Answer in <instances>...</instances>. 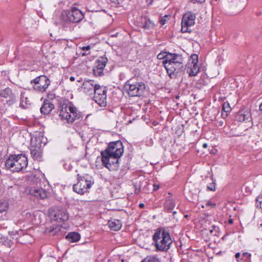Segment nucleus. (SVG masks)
I'll return each mask as SVG.
<instances>
[{"label": "nucleus", "mask_w": 262, "mask_h": 262, "mask_svg": "<svg viewBox=\"0 0 262 262\" xmlns=\"http://www.w3.org/2000/svg\"><path fill=\"white\" fill-rule=\"evenodd\" d=\"M165 69L170 78L176 77V74L184 70L182 55L165 51Z\"/></svg>", "instance_id": "nucleus-1"}, {"label": "nucleus", "mask_w": 262, "mask_h": 262, "mask_svg": "<svg viewBox=\"0 0 262 262\" xmlns=\"http://www.w3.org/2000/svg\"><path fill=\"white\" fill-rule=\"evenodd\" d=\"M59 116L62 120H66L69 123H72L76 120L82 117L79 112L72 102L67 100L60 101Z\"/></svg>", "instance_id": "nucleus-2"}, {"label": "nucleus", "mask_w": 262, "mask_h": 262, "mask_svg": "<svg viewBox=\"0 0 262 262\" xmlns=\"http://www.w3.org/2000/svg\"><path fill=\"white\" fill-rule=\"evenodd\" d=\"M28 164V158L23 154L10 155L5 162L6 167L13 172L27 171Z\"/></svg>", "instance_id": "nucleus-3"}, {"label": "nucleus", "mask_w": 262, "mask_h": 262, "mask_svg": "<svg viewBox=\"0 0 262 262\" xmlns=\"http://www.w3.org/2000/svg\"><path fill=\"white\" fill-rule=\"evenodd\" d=\"M84 17L82 12L75 7L72 8L68 11H63L60 15L59 20L57 24H62L68 21L72 23L80 22Z\"/></svg>", "instance_id": "nucleus-4"}, {"label": "nucleus", "mask_w": 262, "mask_h": 262, "mask_svg": "<svg viewBox=\"0 0 262 262\" xmlns=\"http://www.w3.org/2000/svg\"><path fill=\"white\" fill-rule=\"evenodd\" d=\"M125 88L129 96L140 97L143 94L145 85L142 82L134 81L130 79L126 82Z\"/></svg>", "instance_id": "nucleus-5"}, {"label": "nucleus", "mask_w": 262, "mask_h": 262, "mask_svg": "<svg viewBox=\"0 0 262 262\" xmlns=\"http://www.w3.org/2000/svg\"><path fill=\"white\" fill-rule=\"evenodd\" d=\"M30 83L35 91L43 93L50 84V80L47 76L40 75L32 80Z\"/></svg>", "instance_id": "nucleus-6"}, {"label": "nucleus", "mask_w": 262, "mask_h": 262, "mask_svg": "<svg viewBox=\"0 0 262 262\" xmlns=\"http://www.w3.org/2000/svg\"><path fill=\"white\" fill-rule=\"evenodd\" d=\"M124 151V147L122 142L118 140L114 142H110L107 148L101 151L103 154L105 155H110L112 156L118 157L120 158L123 154Z\"/></svg>", "instance_id": "nucleus-7"}, {"label": "nucleus", "mask_w": 262, "mask_h": 262, "mask_svg": "<svg viewBox=\"0 0 262 262\" xmlns=\"http://www.w3.org/2000/svg\"><path fill=\"white\" fill-rule=\"evenodd\" d=\"M101 162L102 165L110 171H116L119 165V158L118 157L107 155L101 152Z\"/></svg>", "instance_id": "nucleus-8"}, {"label": "nucleus", "mask_w": 262, "mask_h": 262, "mask_svg": "<svg viewBox=\"0 0 262 262\" xmlns=\"http://www.w3.org/2000/svg\"><path fill=\"white\" fill-rule=\"evenodd\" d=\"M78 182L73 185V191L79 194H83L88 191V189L91 187L92 183L91 181L88 180L84 177H82L79 174H77Z\"/></svg>", "instance_id": "nucleus-9"}, {"label": "nucleus", "mask_w": 262, "mask_h": 262, "mask_svg": "<svg viewBox=\"0 0 262 262\" xmlns=\"http://www.w3.org/2000/svg\"><path fill=\"white\" fill-rule=\"evenodd\" d=\"M198 56L194 54L191 55L189 62L186 66V69L187 73L190 76H195L200 72V67L198 64Z\"/></svg>", "instance_id": "nucleus-10"}, {"label": "nucleus", "mask_w": 262, "mask_h": 262, "mask_svg": "<svg viewBox=\"0 0 262 262\" xmlns=\"http://www.w3.org/2000/svg\"><path fill=\"white\" fill-rule=\"evenodd\" d=\"M195 14L190 12L184 14L181 22V31L183 33L190 32L189 27L195 24Z\"/></svg>", "instance_id": "nucleus-11"}, {"label": "nucleus", "mask_w": 262, "mask_h": 262, "mask_svg": "<svg viewBox=\"0 0 262 262\" xmlns=\"http://www.w3.org/2000/svg\"><path fill=\"white\" fill-rule=\"evenodd\" d=\"M152 240L155 242L157 250L164 251V228L160 227L156 229L152 236Z\"/></svg>", "instance_id": "nucleus-12"}, {"label": "nucleus", "mask_w": 262, "mask_h": 262, "mask_svg": "<svg viewBox=\"0 0 262 262\" xmlns=\"http://www.w3.org/2000/svg\"><path fill=\"white\" fill-rule=\"evenodd\" d=\"M41 141L40 138H35L32 139L31 141V154L33 158L35 160H39L41 158Z\"/></svg>", "instance_id": "nucleus-13"}, {"label": "nucleus", "mask_w": 262, "mask_h": 262, "mask_svg": "<svg viewBox=\"0 0 262 262\" xmlns=\"http://www.w3.org/2000/svg\"><path fill=\"white\" fill-rule=\"evenodd\" d=\"M0 96L6 99V103L9 105L13 104L16 101L17 98L16 94L13 93L11 89L9 88L2 90Z\"/></svg>", "instance_id": "nucleus-14"}, {"label": "nucleus", "mask_w": 262, "mask_h": 262, "mask_svg": "<svg viewBox=\"0 0 262 262\" xmlns=\"http://www.w3.org/2000/svg\"><path fill=\"white\" fill-rule=\"evenodd\" d=\"M176 206L174 201L172 199H167L165 203V210L168 213V218L169 220L174 218V215L177 213L176 211H172Z\"/></svg>", "instance_id": "nucleus-15"}, {"label": "nucleus", "mask_w": 262, "mask_h": 262, "mask_svg": "<svg viewBox=\"0 0 262 262\" xmlns=\"http://www.w3.org/2000/svg\"><path fill=\"white\" fill-rule=\"evenodd\" d=\"M97 83L93 80H84L82 84L81 89L83 92L89 95L93 94Z\"/></svg>", "instance_id": "nucleus-16"}, {"label": "nucleus", "mask_w": 262, "mask_h": 262, "mask_svg": "<svg viewBox=\"0 0 262 262\" xmlns=\"http://www.w3.org/2000/svg\"><path fill=\"white\" fill-rule=\"evenodd\" d=\"M29 193L32 195L41 199L47 198L49 195V192L45 189L42 188H38L36 187L31 188L29 190Z\"/></svg>", "instance_id": "nucleus-17"}, {"label": "nucleus", "mask_w": 262, "mask_h": 262, "mask_svg": "<svg viewBox=\"0 0 262 262\" xmlns=\"http://www.w3.org/2000/svg\"><path fill=\"white\" fill-rule=\"evenodd\" d=\"M54 108V105L49 100H45L40 108V112L43 115H48Z\"/></svg>", "instance_id": "nucleus-18"}, {"label": "nucleus", "mask_w": 262, "mask_h": 262, "mask_svg": "<svg viewBox=\"0 0 262 262\" xmlns=\"http://www.w3.org/2000/svg\"><path fill=\"white\" fill-rule=\"evenodd\" d=\"M94 101L101 107H104L106 105V93L94 95Z\"/></svg>", "instance_id": "nucleus-19"}, {"label": "nucleus", "mask_w": 262, "mask_h": 262, "mask_svg": "<svg viewBox=\"0 0 262 262\" xmlns=\"http://www.w3.org/2000/svg\"><path fill=\"white\" fill-rule=\"evenodd\" d=\"M31 104L30 99L25 92H22L20 95V105L23 108H27Z\"/></svg>", "instance_id": "nucleus-20"}, {"label": "nucleus", "mask_w": 262, "mask_h": 262, "mask_svg": "<svg viewBox=\"0 0 262 262\" xmlns=\"http://www.w3.org/2000/svg\"><path fill=\"white\" fill-rule=\"evenodd\" d=\"M108 224L111 229L114 231H118L122 227L121 221L117 219H111L109 220Z\"/></svg>", "instance_id": "nucleus-21"}, {"label": "nucleus", "mask_w": 262, "mask_h": 262, "mask_svg": "<svg viewBox=\"0 0 262 262\" xmlns=\"http://www.w3.org/2000/svg\"><path fill=\"white\" fill-rule=\"evenodd\" d=\"M49 216L52 220L59 222V209L56 207L49 209Z\"/></svg>", "instance_id": "nucleus-22"}, {"label": "nucleus", "mask_w": 262, "mask_h": 262, "mask_svg": "<svg viewBox=\"0 0 262 262\" xmlns=\"http://www.w3.org/2000/svg\"><path fill=\"white\" fill-rule=\"evenodd\" d=\"M66 238L71 242H75L80 239V235L77 232H72L69 233L66 235Z\"/></svg>", "instance_id": "nucleus-23"}, {"label": "nucleus", "mask_w": 262, "mask_h": 262, "mask_svg": "<svg viewBox=\"0 0 262 262\" xmlns=\"http://www.w3.org/2000/svg\"><path fill=\"white\" fill-rule=\"evenodd\" d=\"M107 62V59L105 57H100L97 60L96 62V67H99L102 70H104V69Z\"/></svg>", "instance_id": "nucleus-24"}, {"label": "nucleus", "mask_w": 262, "mask_h": 262, "mask_svg": "<svg viewBox=\"0 0 262 262\" xmlns=\"http://www.w3.org/2000/svg\"><path fill=\"white\" fill-rule=\"evenodd\" d=\"M172 243V241L169 233L165 231V251L169 249L170 246Z\"/></svg>", "instance_id": "nucleus-25"}, {"label": "nucleus", "mask_w": 262, "mask_h": 262, "mask_svg": "<svg viewBox=\"0 0 262 262\" xmlns=\"http://www.w3.org/2000/svg\"><path fill=\"white\" fill-rule=\"evenodd\" d=\"M93 93L94 95H98V94L107 93V90L105 87H103L99 84H97L95 88Z\"/></svg>", "instance_id": "nucleus-26"}, {"label": "nucleus", "mask_w": 262, "mask_h": 262, "mask_svg": "<svg viewBox=\"0 0 262 262\" xmlns=\"http://www.w3.org/2000/svg\"><path fill=\"white\" fill-rule=\"evenodd\" d=\"M9 207V203L6 200H0V213L6 212Z\"/></svg>", "instance_id": "nucleus-27"}, {"label": "nucleus", "mask_w": 262, "mask_h": 262, "mask_svg": "<svg viewBox=\"0 0 262 262\" xmlns=\"http://www.w3.org/2000/svg\"><path fill=\"white\" fill-rule=\"evenodd\" d=\"M251 254L248 252H244L240 259H238V262H251Z\"/></svg>", "instance_id": "nucleus-28"}, {"label": "nucleus", "mask_w": 262, "mask_h": 262, "mask_svg": "<svg viewBox=\"0 0 262 262\" xmlns=\"http://www.w3.org/2000/svg\"><path fill=\"white\" fill-rule=\"evenodd\" d=\"M59 222H65L69 219L68 214L64 210L59 209Z\"/></svg>", "instance_id": "nucleus-29"}, {"label": "nucleus", "mask_w": 262, "mask_h": 262, "mask_svg": "<svg viewBox=\"0 0 262 262\" xmlns=\"http://www.w3.org/2000/svg\"><path fill=\"white\" fill-rule=\"evenodd\" d=\"M236 117V119L240 122L244 121L246 120H248L249 118L248 113L245 114L242 113L238 114Z\"/></svg>", "instance_id": "nucleus-30"}, {"label": "nucleus", "mask_w": 262, "mask_h": 262, "mask_svg": "<svg viewBox=\"0 0 262 262\" xmlns=\"http://www.w3.org/2000/svg\"><path fill=\"white\" fill-rule=\"evenodd\" d=\"M103 70L99 67H95L93 69V73L96 76H100L103 74Z\"/></svg>", "instance_id": "nucleus-31"}, {"label": "nucleus", "mask_w": 262, "mask_h": 262, "mask_svg": "<svg viewBox=\"0 0 262 262\" xmlns=\"http://www.w3.org/2000/svg\"><path fill=\"white\" fill-rule=\"evenodd\" d=\"M141 262H160L159 260L155 257L154 256H147L143 260H142Z\"/></svg>", "instance_id": "nucleus-32"}, {"label": "nucleus", "mask_w": 262, "mask_h": 262, "mask_svg": "<svg viewBox=\"0 0 262 262\" xmlns=\"http://www.w3.org/2000/svg\"><path fill=\"white\" fill-rule=\"evenodd\" d=\"M222 111L226 113H229L231 111V107L228 102H224L222 106Z\"/></svg>", "instance_id": "nucleus-33"}, {"label": "nucleus", "mask_w": 262, "mask_h": 262, "mask_svg": "<svg viewBox=\"0 0 262 262\" xmlns=\"http://www.w3.org/2000/svg\"><path fill=\"white\" fill-rule=\"evenodd\" d=\"M126 170H127V169L125 167H124V168L121 169L120 171L119 172V173L117 174V178L122 179L123 178L124 176L126 174Z\"/></svg>", "instance_id": "nucleus-34"}, {"label": "nucleus", "mask_w": 262, "mask_h": 262, "mask_svg": "<svg viewBox=\"0 0 262 262\" xmlns=\"http://www.w3.org/2000/svg\"><path fill=\"white\" fill-rule=\"evenodd\" d=\"M215 181L214 180H213L212 183H210L208 186H207V189L210 190V191H215Z\"/></svg>", "instance_id": "nucleus-35"}, {"label": "nucleus", "mask_w": 262, "mask_h": 262, "mask_svg": "<svg viewBox=\"0 0 262 262\" xmlns=\"http://www.w3.org/2000/svg\"><path fill=\"white\" fill-rule=\"evenodd\" d=\"M262 205V195L258 196L256 199V206L257 207Z\"/></svg>", "instance_id": "nucleus-36"}, {"label": "nucleus", "mask_w": 262, "mask_h": 262, "mask_svg": "<svg viewBox=\"0 0 262 262\" xmlns=\"http://www.w3.org/2000/svg\"><path fill=\"white\" fill-rule=\"evenodd\" d=\"M5 245H6L7 246H8L9 247H11L12 244V242L10 239L7 238L6 239H5Z\"/></svg>", "instance_id": "nucleus-37"}, {"label": "nucleus", "mask_w": 262, "mask_h": 262, "mask_svg": "<svg viewBox=\"0 0 262 262\" xmlns=\"http://www.w3.org/2000/svg\"><path fill=\"white\" fill-rule=\"evenodd\" d=\"M157 58L160 60L164 59V51H161L160 53L158 54Z\"/></svg>", "instance_id": "nucleus-38"}, {"label": "nucleus", "mask_w": 262, "mask_h": 262, "mask_svg": "<svg viewBox=\"0 0 262 262\" xmlns=\"http://www.w3.org/2000/svg\"><path fill=\"white\" fill-rule=\"evenodd\" d=\"M207 205L209 206H211L212 208H214L215 206V204H214V203H213V202H212L211 201H208L207 203Z\"/></svg>", "instance_id": "nucleus-39"}, {"label": "nucleus", "mask_w": 262, "mask_h": 262, "mask_svg": "<svg viewBox=\"0 0 262 262\" xmlns=\"http://www.w3.org/2000/svg\"><path fill=\"white\" fill-rule=\"evenodd\" d=\"M241 256H242L241 255V253L239 252L236 253L235 255V257L237 261H238V259H240V258H241Z\"/></svg>", "instance_id": "nucleus-40"}, {"label": "nucleus", "mask_w": 262, "mask_h": 262, "mask_svg": "<svg viewBox=\"0 0 262 262\" xmlns=\"http://www.w3.org/2000/svg\"><path fill=\"white\" fill-rule=\"evenodd\" d=\"M228 115V113L223 112H222L221 116L223 118H226Z\"/></svg>", "instance_id": "nucleus-41"}, {"label": "nucleus", "mask_w": 262, "mask_h": 262, "mask_svg": "<svg viewBox=\"0 0 262 262\" xmlns=\"http://www.w3.org/2000/svg\"><path fill=\"white\" fill-rule=\"evenodd\" d=\"M172 12L171 13H169L168 14H165V22L166 21L167 19H169L171 16Z\"/></svg>", "instance_id": "nucleus-42"}, {"label": "nucleus", "mask_w": 262, "mask_h": 262, "mask_svg": "<svg viewBox=\"0 0 262 262\" xmlns=\"http://www.w3.org/2000/svg\"><path fill=\"white\" fill-rule=\"evenodd\" d=\"M150 23L149 20L145 21V24L143 25V27L144 28H148L149 27V24Z\"/></svg>", "instance_id": "nucleus-43"}, {"label": "nucleus", "mask_w": 262, "mask_h": 262, "mask_svg": "<svg viewBox=\"0 0 262 262\" xmlns=\"http://www.w3.org/2000/svg\"><path fill=\"white\" fill-rule=\"evenodd\" d=\"M193 1H194V3H200V4H202L204 2H205V0H193Z\"/></svg>", "instance_id": "nucleus-44"}, {"label": "nucleus", "mask_w": 262, "mask_h": 262, "mask_svg": "<svg viewBox=\"0 0 262 262\" xmlns=\"http://www.w3.org/2000/svg\"><path fill=\"white\" fill-rule=\"evenodd\" d=\"M82 50H89L90 49V46H84L82 48Z\"/></svg>", "instance_id": "nucleus-45"}, {"label": "nucleus", "mask_w": 262, "mask_h": 262, "mask_svg": "<svg viewBox=\"0 0 262 262\" xmlns=\"http://www.w3.org/2000/svg\"><path fill=\"white\" fill-rule=\"evenodd\" d=\"M259 111L260 112V114L262 115V102L259 105Z\"/></svg>", "instance_id": "nucleus-46"}, {"label": "nucleus", "mask_w": 262, "mask_h": 262, "mask_svg": "<svg viewBox=\"0 0 262 262\" xmlns=\"http://www.w3.org/2000/svg\"><path fill=\"white\" fill-rule=\"evenodd\" d=\"M140 191V189L137 188H135V193L137 194V193H139Z\"/></svg>", "instance_id": "nucleus-47"}, {"label": "nucleus", "mask_w": 262, "mask_h": 262, "mask_svg": "<svg viewBox=\"0 0 262 262\" xmlns=\"http://www.w3.org/2000/svg\"><path fill=\"white\" fill-rule=\"evenodd\" d=\"M160 24H161L162 25H164V17H161V19H160Z\"/></svg>", "instance_id": "nucleus-48"}, {"label": "nucleus", "mask_w": 262, "mask_h": 262, "mask_svg": "<svg viewBox=\"0 0 262 262\" xmlns=\"http://www.w3.org/2000/svg\"><path fill=\"white\" fill-rule=\"evenodd\" d=\"M240 3H242V5H244L246 3V0H240Z\"/></svg>", "instance_id": "nucleus-49"}, {"label": "nucleus", "mask_w": 262, "mask_h": 262, "mask_svg": "<svg viewBox=\"0 0 262 262\" xmlns=\"http://www.w3.org/2000/svg\"><path fill=\"white\" fill-rule=\"evenodd\" d=\"M154 190H157L159 188V186L158 185H154Z\"/></svg>", "instance_id": "nucleus-50"}, {"label": "nucleus", "mask_w": 262, "mask_h": 262, "mask_svg": "<svg viewBox=\"0 0 262 262\" xmlns=\"http://www.w3.org/2000/svg\"><path fill=\"white\" fill-rule=\"evenodd\" d=\"M70 80L71 81H74L75 80V77H73V76H71V77H70Z\"/></svg>", "instance_id": "nucleus-51"}, {"label": "nucleus", "mask_w": 262, "mask_h": 262, "mask_svg": "<svg viewBox=\"0 0 262 262\" xmlns=\"http://www.w3.org/2000/svg\"><path fill=\"white\" fill-rule=\"evenodd\" d=\"M228 223L230 224H232L233 223V220L232 219H230L228 221Z\"/></svg>", "instance_id": "nucleus-52"}, {"label": "nucleus", "mask_w": 262, "mask_h": 262, "mask_svg": "<svg viewBox=\"0 0 262 262\" xmlns=\"http://www.w3.org/2000/svg\"><path fill=\"white\" fill-rule=\"evenodd\" d=\"M144 204H143V203H140V204H139V207H140V208H143V207H144Z\"/></svg>", "instance_id": "nucleus-53"}, {"label": "nucleus", "mask_w": 262, "mask_h": 262, "mask_svg": "<svg viewBox=\"0 0 262 262\" xmlns=\"http://www.w3.org/2000/svg\"><path fill=\"white\" fill-rule=\"evenodd\" d=\"M146 2L148 4H151L152 2V0H146Z\"/></svg>", "instance_id": "nucleus-54"}, {"label": "nucleus", "mask_w": 262, "mask_h": 262, "mask_svg": "<svg viewBox=\"0 0 262 262\" xmlns=\"http://www.w3.org/2000/svg\"><path fill=\"white\" fill-rule=\"evenodd\" d=\"M53 230V229H49V232H52Z\"/></svg>", "instance_id": "nucleus-55"}, {"label": "nucleus", "mask_w": 262, "mask_h": 262, "mask_svg": "<svg viewBox=\"0 0 262 262\" xmlns=\"http://www.w3.org/2000/svg\"><path fill=\"white\" fill-rule=\"evenodd\" d=\"M168 196H167V198H169V197H171V193L170 192L168 193Z\"/></svg>", "instance_id": "nucleus-56"}, {"label": "nucleus", "mask_w": 262, "mask_h": 262, "mask_svg": "<svg viewBox=\"0 0 262 262\" xmlns=\"http://www.w3.org/2000/svg\"><path fill=\"white\" fill-rule=\"evenodd\" d=\"M203 146L205 147H206L207 146V144H203Z\"/></svg>", "instance_id": "nucleus-57"}, {"label": "nucleus", "mask_w": 262, "mask_h": 262, "mask_svg": "<svg viewBox=\"0 0 262 262\" xmlns=\"http://www.w3.org/2000/svg\"><path fill=\"white\" fill-rule=\"evenodd\" d=\"M26 215H31V213H27V214H26Z\"/></svg>", "instance_id": "nucleus-58"}, {"label": "nucleus", "mask_w": 262, "mask_h": 262, "mask_svg": "<svg viewBox=\"0 0 262 262\" xmlns=\"http://www.w3.org/2000/svg\"><path fill=\"white\" fill-rule=\"evenodd\" d=\"M169 127L168 126H166V125H165L164 128H166V127Z\"/></svg>", "instance_id": "nucleus-59"}, {"label": "nucleus", "mask_w": 262, "mask_h": 262, "mask_svg": "<svg viewBox=\"0 0 262 262\" xmlns=\"http://www.w3.org/2000/svg\"><path fill=\"white\" fill-rule=\"evenodd\" d=\"M162 63L164 64V60L162 61Z\"/></svg>", "instance_id": "nucleus-60"}, {"label": "nucleus", "mask_w": 262, "mask_h": 262, "mask_svg": "<svg viewBox=\"0 0 262 262\" xmlns=\"http://www.w3.org/2000/svg\"><path fill=\"white\" fill-rule=\"evenodd\" d=\"M70 166H69V168H68V170H70Z\"/></svg>", "instance_id": "nucleus-61"}, {"label": "nucleus", "mask_w": 262, "mask_h": 262, "mask_svg": "<svg viewBox=\"0 0 262 262\" xmlns=\"http://www.w3.org/2000/svg\"><path fill=\"white\" fill-rule=\"evenodd\" d=\"M187 216H188L187 215H186L185 216V217H187Z\"/></svg>", "instance_id": "nucleus-62"}]
</instances>
